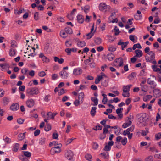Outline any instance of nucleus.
Here are the masks:
<instances>
[{
    "instance_id": "obj_34",
    "label": "nucleus",
    "mask_w": 161,
    "mask_h": 161,
    "mask_svg": "<svg viewBox=\"0 0 161 161\" xmlns=\"http://www.w3.org/2000/svg\"><path fill=\"white\" fill-rule=\"evenodd\" d=\"M24 155L27 158H30L31 155V153L30 152L28 151H23Z\"/></svg>"
},
{
    "instance_id": "obj_16",
    "label": "nucleus",
    "mask_w": 161,
    "mask_h": 161,
    "mask_svg": "<svg viewBox=\"0 0 161 161\" xmlns=\"http://www.w3.org/2000/svg\"><path fill=\"white\" fill-rule=\"evenodd\" d=\"M59 74L61 77L63 79H66L68 75V73L67 72L64 70H63L61 71Z\"/></svg>"
},
{
    "instance_id": "obj_46",
    "label": "nucleus",
    "mask_w": 161,
    "mask_h": 161,
    "mask_svg": "<svg viewBox=\"0 0 161 161\" xmlns=\"http://www.w3.org/2000/svg\"><path fill=\"white\" fill-rule=\"evenodd\" d=\"M101 84L104 86H107L108 85V81L103 79L101 81Z\"/></svg>"
},
{
    "instance_id": "obj_58",
    "label": "nucleus",
    "mask_w": 161,
    "mask_h": 161,
    "mask_svg": "<svg viewBox=\"0 0 161 161\" xmlns=\"http://www.w3.org/2000/svg\"><path fill=\"white\" fill-rule=\"evenodd\" d=\"M72 43L71 42L66 41L65 42V45L67 47H70L71 46Z\"/></svg>"
},
{
    "instance_id": "obj_51",
    "label": "nucleus",
    "mask_w": 161,
    "mask_h": 161,
    "mask_svg": "<svg viewBox=\"0 0 161 161\" xmlns=\"http://www.w3.org/2000/svg\"><path fill=\"white\" fill-rule=\"evenodd\" d=\"M127 139L125 137L123 139H122L121 141V144L123 145H125L127 142Z\"/></svg>"
},
{
    "instance_id": "obj_11",
    "label": "nucleus",
    "mask_w": 161,
    "mask_h": 161,
    "mask_svg": "<svg viewBox=\"0 0 161 161\" xmlns=\"http://www.w3.org/2000/svg\"><path fill=\"white\" fill-rule=\"evenodd\" d=\"M146 120V114H142L139 117L138 120L140 124L144 125Z\"/></svg>"
},
{
    "instance_id": "obj_30",
    "label": "nucleus",
    "mask_w": 161,
    "mask_h": 161,
    "mask_svg": "<svg viewBox=\"0 0 161 161\" xmlns=\"http://www.w3.org/2000/svg\"><path fill=\"white\" fill-rule=\"evenodd\" d=\"M94 42L97 45H99L102 42L101 39L99 37H97L94 39Z\"/></svg>"
},
{
    "instance_id": "obj_50",
    "label": "nucleus",
    "mask_w": 161,
    "mask_h": 161,
    "mask_svg": "<svg viewBox=\"0 0 161 161\" xmlns=\"http://www.w3.org/2000/svg\"><path fill=\"white\" fill-rule=\"evenodd\" d=\"M32 50L33 52L31 53H30V54H28V56L33 57L36 55V54L34 53L35 48L34 47H33L32 48Z\"/></svg>"
},
{
    "instance_id": "obj_28",
    "label": "nucleus",
    "mask_w": 161,
    "mask_h": 161,
    "mask_svg": "<svg viewBox=\"0 0 161 161\" xmlns=\"http://www.w3.org/2000/svg\"><path fill=\"white\" fill-rule=\"evenodd\" d=\"M96 108L95 107H93L91 111V114L92 116H94L96 113Z\"/></svg>"
},
{
    "instance_id": "obj_63",
    "label": "nucleus",
    "mask_w": 161,
    "mask_h": 161,
    "mask_svg": "<svg viewBox=\"0 0 161 161\" xmlns=\"http://www.w3.org/2000/svg\"><path fill=\"white\" fill-rule=\"evenodd\" d=\"M150 150L153 152H155L156 153H158V151L157 149H156V148L154 147H150Z\"/></svg>"
},
{
    "instance_id": "obj_41",
    "label": "nucleus",
    "mask_w": 161,
    "mask_h": 161,
    "mask_svg": "<svg viewBox=\"0 0 161 161\" xmlns=\"http://www.w3.org/2000/svg\"><path fill=\"white\" fill-rule=\"evenodd\" d=\"M45 138H41L39 140V144L41 145L45 144Z\"/></svg>"
},
{
    "instance_id": "obj_15",
    "label": "nucleus",
    "mask_w": 161,
    "mask_h": 161,
    "mask_svg": "<svg viewBox=\"0 0 161 161\" xmlns=\"http://www.w3.org/2000/svg\"><path fill=\"white\" fill-rule=\"evenodd\" d=\"M39 57L41 58L43 62H49V59L46 56H45L42 53H41L39 55Z\"/></svg>"
},
{
    "instance_id": "obj_20",
    "label": "nucleus",
    "mask_w": 161,
    "mask_h": 161,
    "mask_svg": "<svg viewBox=\"0 0 161 161\" xmlns=\"http://www.w3.org/2000/svg\"><path fill=\"white\" fill-rule=\"evenodd\" d=\"M135 53L136 54V57L138 58L141 57L143 55V53L142 51L140 50H136L135 51Z\"/></svg>"
},
{
    "instance_id": "obj_19",
    "label": "nucleus",
    "mask_w": 161,
    "mask_h": 161,
    "mask_svg": "<svg viewBox=\"0 0 161 161\" xmlns=\"http://www.w3.org/2000/svg\"><path fill=\"white\" fill-rule=\"evenodd\" d=\"M84 97V94L83 92H81L79 94L78 98L79 100H80L81 103H82L83 102Z\"/></svg>"
},
{
    "instance_id": "obj_36",
    "label": "nucleus",
    "mask_w": 161,
    "mask_h": 161,
    "mask_svg": "<svg viewBox=\"0 0 161 161\" xmlns=\"http://www.w3.org/2000/svg\"><path fill=\"white\" fill-rule=\"evenodd\" d=\"M92 158V155L89 154H87L85 156V158L86 159L89 161H91Z\"/></svg>"
},
{
    "instance_id": "obj_55",
    "label": "nucleus",
    "mask_w": 161,
    "mask_h": 161,
    "mask_svg": "<svg viewBox=\"0 0 161 161\" xmlns=\"http://www.w3.org/2000/svg\"><path fill=\"white\" fill-rule=\"evenodd\" d=\"M3 139L7 144L11 142V139L7 137H6Z\"/></svg>"
},
{
    "instance_id": "obj_10",
    "label": "nucleus",
    "mask_w": 161,
    "mask_h": 161,
    "mask_svg": "<svg viewBox=\"0 0 161 161\" xmlns=\"http://www.w3.org/2000/svg\"><path fill=\"white\" fill-rule=\"evenodd\" d=\"M26 104L27 106L29 108L33 107L35 104V102L32 99H28L26 102Z\"/></svg>"
},
{
    "instance_id": "obj_37",
    "label": "nucleus",
    "mask_w": 161,
    "mask_h": 161,
    "mask_svg": "<svg viewBox=\"0 0 161 161\" xmlns=\"http://www.w3.org/2000/svg\"><path fill=\"white\" fill-rule=\"evenodd\" d=\"M51 129V125L50 124H47L45 126L44 130L46 131H49Z\"/></svg>"
},
{
    "instance_id": "obj_7",
    "label": "nucleus",
    "mask_w": 161,
    "mask_h": 161,
    "mask_svg": "<svg viewBox=\"0 0 161 161\" xmlns=\"http://www.w3.org/2000/svg\"><path fill=\"white\" fill-rule=\"evenodd\" d=\"M114 65L117 67H120L123 64V60L122 58H119L116 59L114 62Z\"/></svg>"
},
{
    "instance_id": "obj_56",
    "label": "nucleus",
    "mask_w": 161,
    "mask_h": 161,
    "mask_svg": "<svg viewBox=\"0 0 161 161\" xmlns=\"http://www.w3.org/2000/svg\"><path fill=\"white\" fill-rule=\"evenodd\" d=\"M142 15H138V14H136L134 16L135 18L137 20H140L142 18Z\"/></svg>"
},
{
    "instance_id": "obj_9",
    "label": "nucleus",
    "mask_w": 161,
    "mask_h": 161,
    "mask_svg": "<svg viewBox=\"0 0 161 161\" xmlns=\"http://www.w3.org/2000/svg\"><path fill=\"white\" fill-rule=\"evenodd\" d=\"M104 78H107V77L104 73L101 72L100 74V75L98 76L97 78H96L95 83L96 84H98L100 80Z\"/></svg>"
},
{
    "instance_id": "obj_49",
    "label": "nucleus",
    "mask_w": 161,
    "mask_h": 161,
    "mask_svg": "<svg viewBox=\"0 0 161 161\" xmlns=\"http://www.w3.org/2000/svg\"><path fill=\"white\" fill-rule=\"evenodd\" d=\"M34 18L36 20H38L39 14L38 12H36L35 13Z\"/></svg>"
},
{
    "instance_id": "obj_6",
    "label": "nucleus",
    "mask_w": 161,
    "mask_h": 161,
    "mask_svg": "<svg viewBox=\"0 0 161 161\" xmlns=\"http://www.w3.org/2000/svg\"><path fill=\"white\" fill-rule=\"evenodd\" d=\"M73 153L71 150L67 151L65 154V157L69 161H74L73 159Z\"/></svg>"
},
{
    "instance_id": "obj_48",
    "label": "nucleus",
    "mask_w": 161,
    "mask_h": 161,
    "mask_svg": "<svg viewBox=\"0 0 161 161\" xmlns=\"http://www.w3.org/2000/svg\"><path fill=\"white\" fill-rule=\"evenodd\" d=\"M152 97V96L151 95H148L146 97L144 98L143 100L144 101H147L150 99Z\"/></svg>"
},
{
    "instance_id": "obj_26",
    "label": "nucleus",
    "mask_w": 161,
    "mask_h": 161,
    "mask_svg": "<svg viewBox=\"0 0 161 161\" xmlns=\"http://www.w3.org/2000/svg\"><path fill=\"white\" fill-rule=\"evenodd\" d=\"M136 76V74L135 72H132L130 75H129L128 78L130 80H133Z\"/></svg>"
},
{
    "instance_id": "obj_43",
    "label": "nucleus",
    "mask_w": 161,
    "mask_h": 161,
    "mask_svg": "<svg viewBox=\"0 0 161 161\" xmlns=\"http://www.w3.org/2000/svg\"><path fill=\"white\" fill-rule=\"evenodd\" d=\"M152 67L153 70L155 71L158 72L160 71V69L159 68H158L156 65H153Z\"/></svg>"
},
{
    "instance_id": "obj_57",
    "label": "nucleus",
    "mask_w": 161,
    "mask_h": 161,
    "mask_svg": "<svg viewBox=\"0 0 161 161\" xmlns=\"http://www.w3.org/2000/svg\"><path fill=\"white\" fill-rule=\"evenodd\" d=\"M153 156H150L147 158L145 159V161H153Z\"/></svg>"
},
{
    "instance_id": "obj_5",
    "label": "nucleus",
    "mask_w": 161,
    "mask_h": 161,
    "mask_svg": "<svg viewBox=\"0 0 161 161\" xmlns=\"http://www.w3.org/2000/svg\"><path fill=\"white\" fill-rule=\"evenodd\" d=\"M110 6L106 5L105 3H102L99 5V9L101 11L106 12L110 10Z\"/></svg>"
},
{
    "instance_id": "obj_53",
    "label": "nucleus",
    "mask_w": 161,
    "mask_h": 161,
    "mask_svg": "<svg viewBox=\"0 0 161 161\" xmlns=\"http://www.w3.org/2000/svg\"><path fill=\"white\" fill-rule=\"evenodd\" d=\"M93 35V33H91L89 32L86 34V36H87V39H89L91 38Z\"/></svg>"
},
{
    "instance_id": "obj_27",
    "label": "nucleus",
    "mask_w": 161,
    "mask_h": 161,
    "mask_svg": "<svg viewBox=\"0 0 161 161\" xmlns=\"http://www.w3.org/2000/svg\"><path fill=\"white\" fill-rule=\"evenodd\" d=\"M64 30L66 33L68 34H70L72 33V30L70 27H66L65 28Z\"/></svg>"
},
{
    "instance_id": "obj_18",
    "label": "nucleus",
    "mask_w": 161,
    "mask_h": 161,
    "mask_svg": "<svg viewBox=\"0 0 161 161\" xmlns=\"http://www.w3.org/2000/svg\"><path fill=\"white\" fill-rule=\"evenodd\" d=\"M77 20L79 23H82L84 21L83 16L81 15H78L77 16Z\"/></svg>"
},
{
    "instance_id": "obj_22",
    "label": "nucleus",
    "mask_w": 161,
    "mask_h": 161,
    "mask_svg": "<svg viewBox=\"0 0 161 161\" xmlns=\"http://www.w3.org/2000/svg\"><path fill=\"white\" fill-rule=\"evenodd\" d=\"M107 58L109 60L111 61L114 59V55L112 53H109L107 54Z\"/></svg>"
},
{
    "instance_id": "obj_64",
    "label": "nucleus",
    "mask_w": 161,
    "mask_h": 161,
    "mask_svg": "<svg viewBox=\"0 0 161 161\" xmlns=\"http://www.w3.org/2000/svg\"><path fill=\"white\" fill-rule=\"evenodd\" d=\"M65 52H66L69 55L72 51V49L71 48H66L65 49Z\"/></svg>"
},
{
    "instance_id": "obj_38",
    "label": "nucleus",
    "mask_w": 161,
    "mask_h": 161,
    "mask_svg": "<svg viewBox=\"0 0 161 161\" xmlns=\"http://www.w3.org/2000/svg\"><path fill=\"white\" fill-rule=\"evenodd\" d=\"M136 48L139 49H141L142 48V47L139 43H138L136 44H135L133 45L132 49L133 50H135Z\"/></svg>"
},
{
    "instance_id": "obj_45",
    "label": "nucleus",
    "mask_w": 161,
    "mask_h": 161,
    "mask_svg": "<svg viewBox=\"0 0 161 161\" xmlns=\"http://www.w3.org/2000/svg\"><path fill=\"white\" fill-rule=\"evenodd\" d=\"M108 50L111 52H114L116 50V48L114 46H109L108 47Z\"/></svg>"
},
{
    "instance_id": "obj_14",
    "label": "nucleus",
    "mask_w": 161,
    "mask_h": 161,
    "mask_svg": "<svg viewBox=\"0 0 161 161\" xmlns=\"http://www.w3.org/2000/svg\"><path fill=\"white\" fill-rule=\"evenodd\" d=\"M57 114V113H53L51 112H49L47 114V119H54L55 116Z\"/></svg>"
},
{
    "instance_id": "obj_13",
    "label": "nucleus",
    "mask_w": 161,
    "mask_h": 161,
    "mask_svg": "<svg viewBox=\"0 0 161 161\" xmlns=\"http://www.w3.org/2000/svg\"><path fill=\"white\" fill-rule=\"evenodd\" d=\"M19 108V105L17 103H13L10 107V109L13 111L17 110Z\"/></svg>"
},
{
    "instance_id": "obj_17",
    "label": "nucleus",
    "mask_w": 161,
    "mask_h": 161,
    "mask_svg": "<svg viewBox=\"0 0 161 161\" xmlns=\"http://www.w3.org/2000/svg\"><path fill=\"white\" fill-rule=\"evenodd\" d=\"M153 95L156 97H159L161 96V92L159 90L155 89L153 91Z\"/></svg>"
},
{
    "instance_id": "obj_60",
    "label": "nucleus",
    "mask_w": 161,
    "mask_h": 161,
    "mask_svg": "<svg viewBox=\"0 0 161 161\" xmlns=\"http://www.w3.org/2000/svg\"><path fill=\"white\" fill-rule=\"evenodd\" d=\"M58 135L57 133H53L52 135V137L53 139H57L58 138Z\"/></svg>"
},
{
    "instance_id": "obj_21",
    "label": "nucleus",
    "mask_w": 161,
    "mask_h": 161,
    "mask_svg": "<svg viewBox=\"0 0 161 161\" xmlns=\"http://www.w3.org/2000/svg\"><path fill=\"white\" fill-rule=\"evenodd\" d=\"M147 82L149 84L153 85V88L156 87V85L155 84L154 81L151 78H148Z\"/></svg>"
},
{
    "instance_id": "obj_23",
    "label": "nucleus",
    "mask_w": 161,
    "mask_h": 161,
    "mask_svg": "<svg viewBox=\"0 0 161 161\" xmlns=\"http://www.w3.org/2000/svg\"><path fill=\"white\" fill-rule=\"evenodd\" d=\"M54 61L55 62H58L60 64H62L64 62V60L63 58H59L57 57H54Z\"/></svg>"
},
{
    "instance_id": "obj_62",
    "label": "nucleus",
    "mask_w": 161,
    "mask_h": 161,
    "mask_svg": "<svg viewBox=\"0 0 161 161\" xmlns=\"http://www.w3.org/2000/svg\"><path fill=\"white\" fill-rule=\"evenodd\" d=\"M148 133V131L147 130L146 131L142 130L141 132V134L143 136H145Z\"/></svg>"
},
{
    "instance_id": "obj_29",
    "label": "nucleus",
    "mask_w": 161,
    "mask_h": 161,
    "mask_svg": "<svg viewBox=\"0 0 161 161\" xmlns=\"http://www.w3.org/2000/svg\"><path fill=\"white\" fill-rule=\"evenodd\" d=\"M110 127V126L108 125H105L104 128H103V134L105 135L107 134L108 131V129Z\"/></svg>"
},
{
    "instance_id": "obj_40",
    "label": "nucleus",
    "mask_w": 161,
    "mask_h": 161,
    "mask_svg": "<svg viewBox=\"0 0 161 161\" xmlns=\"http://www.w3.org/2000/svg\"><path fill=\"white\" fill-rule=\"evenodd\" d=\"M114 29L115 31V35H118L120 32V31H119V30L117 28V27L116 26H115L114 27Z\"/></svg>"
},
{
    "instance_id": "obj_4",
    "label": "nucleus",
    "mask_w": 161,
    "mask_h": 161,
    "mask_svg": "<svg viewBox=\"0 0 161 161\" xmlns=\"http://www.w3.org/2000/svg\"><path fill=\"white\" fill-rule=\"evenodd\" d=\"M147 54H148L150 56V57H149L148 56V55H147L145 56V59L147 62H152L153 60H154L155 58V54L154 53L153 51H150Z\"/></svg>"
},
{
    "instance_id": "obj_35",
    "label": "nucleus",
    "mask_w": 161,
    "mask_h": 161,
    "mask_svg": "<svg viewBox=\"0 0 161 161\" xmlns=\"http://www.w3.org/2000/svg\"><path fill=\"white\" fill-rule=\"evenodd\" d=\"M9 102V99L7 97H4L2 100V103L4 105L8 104Z\"/></svg>"
},
{
    "instance_id": "obj_47",
    "label": "nucleus",
    "mask_w": 161,
    "mask_h": 161,
    "mask_svg": "<svg viewBox=\"0 0 161 161\" xmlns=\"http://www.w3.org/2000/svg\"><path fill=\"white\" fill-rule=\"evenodd\" d=\"M25 137V136L22 134H20L18 136V139L19 141H21L23 140Z\"/></svg>"
},
{
    "instance_id": "obj_3",
    "label": "nucleus",
    "mask_w": 161,
    "mask_h": 161,
    "mask_svg": "<svg viewBox=\"0 0 161 161\" xmlns=\"http://www.w3.org/2000/svg\"><path fill=\"white\" fill-rule=\"evenodd\" d=\"M132 85H128L125 86L123 87V92L122 94V95L124 97H128L130 95L129 93L130 89L131 87L132 86Z\"/></svg>"
},
{
    "instance_id": "obj_25",
    "label": "nucleus",
    "mask_w": 161,
    "mask_h": 161,
    "mask_svg": "<svg viewBox=\"0 0 161 161\" xmlns=\"http://www.w3.org/2000/svg\"><path fill=\"white\" fill-rule=\"evenodd\" d=\"M86 43L84 41H80L77 43V46L79 47H84L86 46Z\"/></svg>"
},
{
    "instance_id": "obj_42",
    "label": "nucleus",
    "mask_w": 161,
    "mask_h": 161,
    "mask_svg": "<svg viewBox=\"0 0 161 161\" xmlns=\"http://www.w3.org/2000/svg\"><path fill=\"white\" fill-rule=\"evenodd\" d=\"M91 100L94 103V104L93 105H97L98 104V99L97 98L92 97H91Z\"/></svg>"
},
{
    "instance_id": "obj_33",
    "label": "nucleus",
    "mask_w": 161,
    "mask_h": 161,
    "mask_svg": "<svg viewBox=\"0 0 161 161\" xmlns=\"http://www.w3.org/2000/svg\"><path fill=\"white\" fill-rule=\"evenodd\" d=\"M141 86V90L143 92H146L147 91L148 88L147 86L146 85H143Z\"/></svg>"
},
{
    "instance_id": "obj_32",
    "label": "nucleus",
    "mask_w": 161,
    "mask_h": 161,
    "mask_svg": "<svg viewBox=\"0 0 161 161\" xmlns=\"http://www.w3.org/2000/svg\"><path fill=\"white\" fill-rule=\"evenodd\" d=\"M101 155L104 159H107L108 158L109 154L108 152L103 153L100 154Z\"/></svg>"
},
{
    "instance_id": "obj_1",
    "label": "nucleus",
    "mask_w": 161,
    "mask_h": 161,
    "mask_svg": "<svg viewBox=\"0 0 161 161\" xmlns=\"http://www.w3.org/2000/svg\"><path fill=\"white\" fill-rule=\"evenodd\" d=\"M39 93V90L36 87L29 88L26 91V94L28 96L30 97H32L34 95H37Z\"/></svg>"
},
{
    "instance_id": "obj_52",
    "label": "nucleus",
    "mask_w": 161,
    "mask_h": 161,
    "mask_svg": "<svg viewBox=\"0 0 161 161\" xmlns=\"http://www.w3.org/2000/svg\"><path fill=\"white\" fill-rule=\"evenodd\" d=\"M46 75L45 72L44 71H42L38 73V75L41 77H43Z\"/></svg>"
},
{
    "instance_id": "obj_39",
    "label": "nucleus",
    "mask_w": 161,
    "mask_h": 161,
    "mask_svg": "<svg viewBox=\"0 0 161 161\" xmlns=\"http://www.w3.org/2000/svg\"><path fill=\"white\" fill-rule=\"evenodd\" d=\"M111 149V147H110L107 144H105V146L103 148V150L105 151H109Z\"/></svg>"
},
{
    "instance_id": "obj_31",
    "label": "nucleus",
    "mask_w": 161,
    "mask_h": 161,
    "mask_svg": "<svg viewBox=\"0 0 161 161\" xmlns=\"http://www.w3.org/2000/svg\"><path fill=\"white\" fill-rule=\"evenodd\" d=\"M90 9V7L89 6L86 5L84 7V8L82 9H83L85 14H87V13L89 11Z\"/></svg>"
},
{
    "instance_id": "obj_12",
    "label": "nucleus",
    "mask_w": 161,
    "mask_h": 161,
    "mask_svg": "<svg viewBox=\"0 0 161 161\" xmlns=\"http://www.w3.org/2000/svg\"><path fill=\"white\" fill-rule=\"evenodd\" d=\"M0 66L2 68V70L3 71H6L10 67L9 64L7 63L0 64Z\"/></svg>"
},
{
    "instance_id": "obj_59",
    "label": "nucleus",
    "mask_w": 161,
    "mask_h": 161,
    "mask_svg": "<svg viewBox=\"0 0 161 161\" xmlns=\"http://www.w3.org/2000/svg\"><path fill=\"white\" fill-rule=\"evenodd\" d=\"M21 73L24 75H26L28 72L27 68H24L22 69L21 71Z\"/></svg>"
},
{
    "instance_id": "obj_2",
    "label": "nucleus",
    "mask_w": 161,
    "mask_h": 161,
    "mask_svg": "<svg viewBox=\"0 0 161 161\" xmlns=\"http://www.w3.org/2000/svg\"><path fill=\"white\" fill-rule=\"evenodd\" d=\"M62 146L60 143H59L58 145L55 146L54 147L52 148L50 150V153L53 155L55 153H59L61 151V148Z\"/></svg>"
},
{
    "instance_id": "obj_61",
    "label": "nucleus",
    "mask_w": 161,
    "mask_h": 161,
    "mask_svg": "<svg viewBox=\"0 0 161 161\" xmlns=\"http://www.w3.org/2000/svg\"><path fill=\"white\" fill-rule=\"evenodd\" d=\"M128 42H126L124 43L122 45V50H124V48H125L127 46V44H128Z\"/></svg>"
},
{
    "instance_id": "obj_24",
    "label": "nucleus",
    "mask_w": 161,
    "mask_h": 161,
    "mask_svg": "<svg viewBox=\"0 0 161 161\" xmlns=\"http://www.w3.org/2000/svg\"><path fill=\"white\" fill-rule=\"evenodd\" d=\"M19 145L18 143H16L13 146L12 151L15 152L18 151L19 148Z\"/></svg>"
},
{
    "instance_id": "obj_54",
    "label": "nucleus",
    "mask_w": 161,
    "mask_h": 161,
    "mask_svg": "<svg viewBox=\"0 0 161 161\" xmlns=\"http://www.w3.org/2000/svg\"><path fill=\"white\" fill-rule=\"evenodd\" d=\"M155 138L156 140H159L161 138V132L158 133L155 135Z\"/></svg>"
},
{
    "instance_id": "obj_44",
    "label": "nucleus",
    "mask_w": 161,
    "mask_h": 161,
    "mask_svg": "<svg viewBox=\"0 0 161 161\" xmlns=\"http://www.w3.org/2000/svg\"><path fill=\"white\" fill-rule=\"evenodd\" d=\"M15 54V52L14 49H11L9 52V55L10 56H13Z\"/></svg>"
},
{
    "instance_id": "obj_8",
    "label": "nucleus",
    "mask_w": 161,
    "mask_h": 161,
    "mask_svg": "<svg viewBox=\"0 0 161 161\" xmlns=\"http://www.w3.org/2000/svg\"><path fill=\"white\" fill-rule=\"evenodd\" d=\"M83 72L82 70L80 68H75L73 71V75L75 76H78L81 75Z\"/></svg>"
}]
</instances>
